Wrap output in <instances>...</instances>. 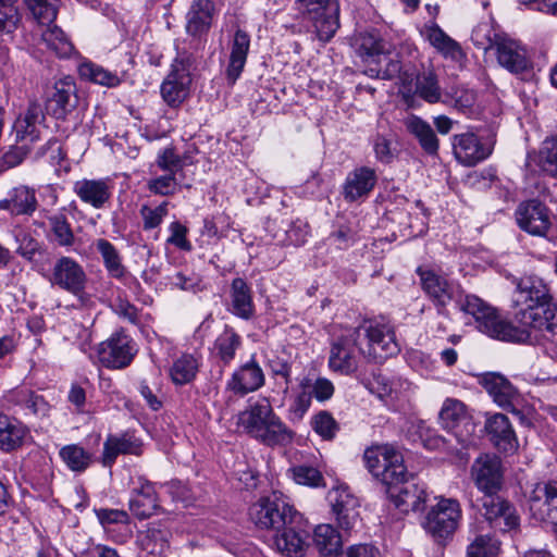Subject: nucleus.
<instances>
[{"mask_svg":"<svg viewBox=\"0 0 557 557\" xmlns=\"http://www.w3.org/2000/svg\"><path fill=\"white\" fill-rule=\"evenodd\" d=\"M479 382L499 407L516 416L521 414L517 408L520 395L507 377L496 372H488L484 373Z\"/></svg>","mask_w":557,"mask_h":557,"instance_id":"nucleus-19","label":"nucleus"},{"mask_svg":"<svg viewBox=\"0 0 557 557\" xmlns=\"http://www.w3.org/2000/svg\"><path fill=\"white\" fill-rule=\"evenodd\" d=\"M141 442L131 433L121 435H109L103 443L102 463L104 467H111L119 455H140Z\"/></svg>","mask_w":557,"mask_h":557,"instance_id":"nucleus-29","label":"nucleus"},{"mask_svg":"<svg viewBox=\"0 0 557 557\" xmlns=\"http://www.w3.org/2000/svg\"><path fill=\"white\" fill-rule=\"evenodd\" d=\"M157 165L170 173L176 174L177 171L182 170L183 161L180 156H177L172 148L163 149L157 157Z\"/></svg>","mask_w":557,"mask_h":557,"instance_id":"nucleus-62","label":"nucleus"},{"mask_svg":"<svg viewBox=\"0 0 557 557\" xmlns=\"http://www.w3.org/2000/svg\"><path fill=\"white\" fill-rule=\"evenodd\" d=\"M263 384V370L255 360H250L233 373L227 382V388L243 396L259 389Z\"/></svg>","mask_w":557,"mask_h":557,"instance_id":"nucleus-25","label":"nucleus"},{"mask_svg":"<svg viewBox=\"0 0 557 557\" xmlns=\"http://www.w3.org/2000/svg\"><path fill=\"white\" fill-rule=\"evenodd\" d=\"M73 190L82 202L95 209H101L112 196V185L109 180H81L75 182Z\"/></svg>","mask_w":557,"mask_h":557,"instance_id":"nucleus-26","label":"nucleus"},{"mask_svg":"<svg viewBox=\"0 0 557 557\" xmlns=\"http://www.w3.org/2000/svg\"><path fill=\"white\" fill-rule=\"evenodd\" d=\"M471 478L483 495L498 493L503 485L502 460L495 455H480L471 466Z\"/></svg>","mask_w":557,"mask_h":557,"instance_id":"nucleus-17","label":"nucleus"},{"mask_svg":"<svg viewBox=\"0 0 557 557\" xmlns=\"http://www.w3.org/2000/svg\"><path fill=\"white\" fill-rule=\"evenodd\" d=\"M177 182L175 174H165L148 182V188L157 195L168 196L175 191Z\"/></svg>","mask_w":557,"mask_h":557,"instance_id":"nucleus-63","label":"nucleus"},{"mask_svg":"<svg viewBox=\"0 0 557 557\" xmlns=\"http://www.w3.org/2000/svg\"><path fill=\"white\" fill-rule=\"evenodd\" d=\"M417 274L420 277L423 292L436 306L440 314H445L446 306L453 300L459 301L460 305L465 302V300L460 301V286L447 276L422 267L417 269ZM459 308L461 309V306Z\"/></svg>","mask_w":557,"mask_h":557,"instance_id":"nucleus-8","label":"nucleus"},{"mask_svg":"<svg viewBox=\"0 0 557 557\" xmlns=\"http://www.w3.org/2000/svg\"><path fill=\"white\" fill-rule=\"evenodd\" d=\"M215 349L224 363H230L240 346V337L232 329H226L215 341Z\"/></svg>","mask_w":557,"mask_h":557,"instance_id":"nucleus-53","label":"nucleus"},{"mask_svg":"<svg viewBox=\"0 0 557 557\" xmlns=\"http://www.w3.org/2000/svg\"><path fill=\"white\" fill-rule=\"evenodd\" d=\"M405 125L428 154L434 156L437 153L438 139L428 122L417 115H411L405 121Z\"/></svg>","mask_w":557,"mask_h":557,"instance_id":"nucleus-41","label":"nucleus"},{"mask_svg":"<svg viewBox=\"0 0 557 557\" xmlns=\"http://www.w3.org/2000/svg\"><path fill=\"white\" fill-rule=\"evenodd\" d=\"M364 74L371 78L391 81L399 78L404 87L411 86L416 76V69L403 65L398 54L382 53L375 58L364 70Z\"/></svg>","mask_w":557,"mask_h":557,"instance_id":"nucleus-18","label":"nucleus"},{"mask_svg":"<svg viewBox=\"0 0 557 557\" xmlns=\"http://www.w3.org/2000/svg\"><path fill=\"white\" fill-rule=\"evenodd\" d=\"M166 214L168 202H162L156 208H150L146 205L140 208V215L143 218L145 230H152L159 226Z\"/></svg>","mask_w":557,"mask_h":557,"instance_id":"nucleus-60","label":"nucleus"},{"mask_svg":"<svg viewBox=\"0 0 557 557\" xmlns=\"http://www.w3.org/2000/svg\"><path fill=\"white\" fill-rule=\"evenodd\" d=\"M230 297V311L233 314L244 320H250L255 315L252 293L244 278L236 277L232 281Z\"/></svg>","mask_w":557,"mask_h":557,"instance_id":"nucleus-35","label":"nucleus"},{"mask_svg":"<svg viewBox=\"0 0 557 557\" xmlns=\"http://www.w3.org/2000/svg\"><path fill=\"white\" fill-rule=\"evenodd\" d=\"M269 367L273 376L282 379V381L276 382L277 388L283 395H287L292 382L293 362L281 357H275L270 360Z\"/></svg>","mask_w":557,"mask_h":557,"instance_id":"nucleus-56","label":"nucleus"},{"mask_svg":"<svg viewBox=\"0 0 557 557\" xmlns=\"http://www.w3.org/2000/svg\"><path fill=\"white\" fill-rule=\"evenodd\" d=\"M309 234V224L301 219H297L290 224L289 228L286 231V238L289 242V244L294 246H301L307 242Z\"/></svg>","mask_w":557,"mask_h":557,"instance_id":"nucleus-64","label":"nucleus"},{"mask_svg":"<svg viewBox=\"0 0 557 557\" xmlns=\"http://www.w3.org/2000/svg\"><path fill=\"white\" fill-rule=\"evenodd\" d=\"M356 50L369 64L382 53H389L393 45L379 36L376 33H360L356 37Z\"/></svg>","mask_w":557,"mask_h":557,"instance_id":"nucleus-40","label":"nucleus"},{"mask_svg":"<svg viewBox=\"0 0 557 557\" xmlns=\"http://www.w3.org/2000/svg\"><path fill=\"white\" fill-rule=\"evenodd\" d=\"M26 3L34 17L41 25L49 24L57 17L55 8L47 0H26Z\"/></svg>","mask_w":557,"mask_h":557,"instance_id":"nucleus-59","label":"nucleus"},{"mask_svg":"<svg viewBox=\"0 0 557 557\" xmlns=\"http://www.w3.org/2000/svg\"><path fill=\"white\" fill-rule=\"evenodd\" d=\"M453 149L456 159L466 165H474L491 154L490 147L482 145L471 133L455 135Z\"/></svg>","mask_w":557,"mask_h":557,"instance_id":"nucleus-27","label":"nucleus"},{"mask_svg":"<svg viewBox=\"0 0 557 557\" xmlns=\"http://www.w3.org/2000/svg\"><path fill=\"white\" fill-rule=\"evenodd\" d=\"M46 120L41 104L29 100L26 110L21 113L13 124L14 141L32 146L41 137V127Z\"/></svg>","mask_w":557,"mask_h":557,"instance_id":"nucleus-16","label":"nucleus"},{"mask_svg":"<svg viewBox=\"0 0 557 557\" xmlns=\"http://www.w3.org/2000/svg\"><path fill=\"white\" fill-rule=\"evenodd\" d=\"M249 517L257 528L273 532L301 520V515L280 492H273L271 495L260 498L250 507Z\"/></svg>","mask_w":557,"mask_h":557,"instance_id":"nucleus-2","label":"nucleus"},{"mask_svg":"<svg viewBox=\"0 0 557 557\" xmlns=\"http://www.w3.org/2000/svg\"><path fill=\"white\" fill-rule=\"evenodd\" d=\"M377 175L374 169L359 166L350 171L343 184L342 195L347 202L366 199L374 189Z\"/></svg>","mask_w":557,"mask_h":557,"instance_id":"nucleus-22","label":"nucleus"},{"mask_svg":"<svg viewBox=\"0 0 557 557\" xmlns=\"http://www.w3.org/2000/svg\"><path fill=\"white\" fill-rule=\"evenodd\" d=\"M59 455L63 462L76 472L85 471L91 462V455L76 444L63 446Z\"/></svg>","mask_w":557,"mask_h":557,"instance_id":"nucleus-48","label":"nucleus"},{"mask_svg":"<svg viewBox=\"0 0 557 557\" xmlns=\"http://www.w3.org/2000/svg\"><path fill=\"white\" fill-rule=\"evenodd\" d=\"M17 243L16 252L24 259L32 261L36 253L41 252V244L27 231L20 228L14 232Z\"/></svg>","mask_w":557,"mask_h":557,"instance_id":"nucleus-55","label":"nucleus"},{"mask_svg":"<svg viewBox=\"0 0 557 557\" xmlns=\"http://www.w3.org/2000/svg\"><path fill=\"white\" fill-rule=\"evenodd\" d=\"M416 94L429 103H436L441 99V88L438 86L436 74L429 69L422 74L414 76Z\"/></svg>","mask_w":557,"mask_h":557,"instance_id":"nucleus-46","label":"nucleus"},{"mask_svg":"<svg viewBox=\"0 0 557 557\" xmlns=\"http://www.w3.org/2000/svg\"><path fill=\"white\" fill-rule=\"evenodd\" d=\"M480 504L482 517L495 532L507 533L519 529L520 517L516 507L498 493L483 495Z\"/></svg>","mask_w":557,"mask_h":557,"instance_id":"nucleus-6","label":"nucleus"},{"mask_svg":"<svg viewBox=\"0 0 557 557\" xmlns=\"http://www.w3.org/2000/svg\"><path fill=\"white\" fill-rule=\"evenodd\" d=\"M189 69V57L175 58L160 87L162 99L168 106L176 108L188 97L191 84Z\"/></svg>","mask_w":557,"mask_h":557,"instance_id":"nucleus-12","label":"nucleus"},{"mask_svg":"<svg viewBox=\"0 0 557 557\" xmlns=\"http://www.w3.org/2000/svg\"><path fill=\"white\" fill-rule=\"evenodd\" d=\"M214 4L211 0L193 1L186 15V32L190 36L200 37L211 27Z\"/></svg>","mask_w":557,"mask_h":557,"instance_id":"nucleus-32","label":"nucleus"},{"mask_svg":"<svg viewBox=\"0 0 557 557\" xmlns=\"http://www.w3.org/2000/svg\"><path fill=\"white\" fill-rule=\"evenodd\" d=\"M384 486L387 497L400 512L408 513L424 508L426 491L416 478H408L407 472Z\"/></svg>","mask_w":557,"mask_h":557,"instance_id":"nucleus-9","label":"nucleus"},{"mask_svg":"<svg viewBox=\"0 0 557 557\" xmlns=\"http://www.w3.org/2000/svg\"><path fill=\"white\" fill-rule=\"evenodd\" d=\"M543 172L557 177V134L546 137L537 152L529 153Z\"/></svg>","mask_w":557,"mask_h":557,"instance_id":"nucleus-42","label":"nucleus"},{"mask_svg":"<svg viewBox=\"0 0 557 557\" xmlns=\"http://www.w3.org/2000/svg\"><path fill=\"white\" fill-rule=\"evenodd\" d=\"M238 424L250 436L268 446L286 445L293 440L292 430L276 416L267 399L240 412Z\"/></svg>","mask_w":557,"mask_h":557,"instance_id":"nucleus-1","label":"nucleus"},{"mask_svg":"<svg viewBox=\"0 0 557 557\" xmlns=\"http://www.w3.org/2000/svg\"><path fill=\"white\" fill-rule=\"evenodd\" d=\"M36 208L35 190L27 186L13 188L8 198L0 200V210H7L13 215H32Z\"/></svg>","mask_w":557,"mask_h":557,"instance_id":"nucleus-34","label":"nucleus"},{"mask_svg":"<svg viewBox=\"0 0 557 557\" xmlns=\"http://www.w3.org/2000/svg\"><path fill=\"white\" fill-rule=\"evenodd\" d=\"M518 226L533 236H547L553 227L555 216L552 210L542 201L531 199L521 202L516 209Z\"/></svg>","mask_w":557,"mask_h":557,"instance_id":"nucleus-13","label":"nucleus"},{"mask_svg":"<svg viewBox=\"0 0 557 557\" xmlns=\"http://www.w3.org/2000/svg\"><path fill=\"white\" fill-rule=\"evenodd\" d=\"M50 283L77 296L86 288L87 275L84 268L76 260L63 256L53 264Z\"/></svg>","mask_w":557,"mask_h":557,"instance_id":"nucleus-14","label":"nucleus"},{"mask_svg":"<svg viewBox=\"0 0 557 557\" xmlns=\"http://www.w3.org/2000/svg\"><path fill=\"white\" fill-rule=\"evenodd\" d=\"M505 34L496 29L491 21L479 23L472 30L471 40L475 47L487 51L494 49Z\"/></svg>","mask_w":557,"mask_h":557,"instance_id":"nucleus-45","label":"nucleus"},{"mask_svg":"<svg viewBox=\"0 0 557 557\" xmlns=\"http://www.w3.org/2000/svg\"><path fill=\"white\" fill-rule=\"evenodd\" d=\"M361 333L368 339L366 358L375 362H382L388 357L395 356L400 348L396 342L394 329L384 323L368 322L359 326Z\"/></svg>","mask_w":557,"mask_h":557,"instance_id":"nucleus-10","label":"nucleus"},{"mask_svg":"<svg viewBox=\"0 0 557 557\" xmlns=\"http://www.w3.org/2000/svg\"><path fill=\"white\" fill-rule=\"evenodd\" d=\"M41 39L46 46L60 58L70 57L74 50L71 40L57 25L48 26L42 30Z\"/></svg>","mask_w":557,"mask_h":557,"instance_id":"nucleus-44","label":"nucleus"},{"mask_svg":"<svg viewBox=\"0 0 557 557\" xmlns=\"http://www.w3.org/2000/svg\"><path fill=\"white\" fill-rule=\"evenodd\" d=\"M137 349L133 339L123 331H116L97 347L99 362L108 369H123L131 364Z\"/></svg>","mask_w":557,"mask_h":557,"instance_id":"nucleus-11","label":"nucleus"},{"mask_svg":"<svg viewBox=\"0 0 557 557\" xmlns=\"http://www.w3.org/2000/svg\"><path fill=\"white\" fill-rule=\"evenodd\" d=\"M30 147L23 144H16L10 146L8 151L0 158V172H4L9 169L20 165L30 152Z\"/></svg>","mask_w":557,"mask_h":557,"instance_id":"nucleus-58","label":"nucleus"},{"mask_svg":"<svg viewBox=\"0 0 557 557\" xmlns=\"http://www.w3.org/2000/svg\"><path fill=\"white\" fill-rule=\"evenodd\" d=\"M461 517L459 502L442 497L426 513L422 525L435 540H446L456 532Z\"/></svg>","mask_w":557,"mask_h":557,"instance_id":"nucleus-5","label":"nucleus"},{"mask_svg":"<svg viewBox=\"0 0 557 557\" xmlns=\"http://www.w3.org/2000/svg\"><path fill=\"white\" fill-rule=\"evenodd\" d=\"M438 418L442 426L451 432L463 447L474 443L475 424L462 401L456 398L445 399Z\"/></svg>","mask_w":557,"mask_h":557,"instance_id":"nucleus-7","label":"nucleus"},{"mask_svg":"<svg viewBox=\"0 0 557 557\" xmlns=\"http://www.w3.org/2000/svg\"><path fill=\"white\" fill-rule=\"evenodd\" d=\"M50 230L54 240L61 247H71L75 243V235L71 223L63 213H57L48 216Z\"/></svg>","mask_w":557,"mask_h":557,"instance_id":"nucleus-49","label":"nucleus"},{"mask_svg":"<svg viewBox=\"0 0 557 557\" xmlns=\"http://www.w3.org/2000/svg\"><path fill=\"white\" fill-rule=\"evenodd\" d=\"M485 431L493 445L503 453H513L518 440L509 419L503 413H495L485 421Z\"/></svg>","mask_w":557,"mask_h":557,"instance_id":"nucleus-23","label":"nucleus"},{"mask_svg":"<svg viewBox=\"0 0 557 557\" xmlns=\"http://www.w3.org/2000/svg\"><path fill=\"white\" fill-rule=\"evenodd\" d=\"M79 74L83 78L106 87H116L121 83L115 73L91 62L83 63L79 66Z\"/></svg>","mask_w":557,"mask_h":557,"instance_id":"nucleus-50","label":"nucleus"},{"mask_svg":"<svg viewBox=\"0 0 557 557\" xmlns=\"http://www.w3.org/2000/svg\"><path fill=\"white\" fill-rule=\"evenodd\" d=\"M171 283L175 287L186 292L197 293L203 289L201 277L195 273L186 274L184 272H176L171 277Z\"/></svg>","mask_w":557,"mask_h":557,"instance_id":"nucleus-61","label":"nucleus"},{"mask_svg":"<svg viewBox=\"0 0 557 557\" xmlns=\"http://www.w3.org/2000/svg\"><path fill=\"white\" fill-rule=\"evenodd\" d=\"M327 499L338 525L346 531L351 530L359 519V502L350 493L349 487L344 484L333 487Z\"/></svg>","mask_w":557,"mask_h":557,"instance_id":"nucleus-20","label":"nucleus"},{"mask_svg":"<svg viewBox=\"0 0 557 557\" xmlns=\"http://www.w3.org/2000/svg\"><path fill=\"white\" fill-rule=\"evenodd\" d=\"M312 541L320 555L324 557H336L343 547L339 532L329 523H321L314 528Z\"/></svg>","mask_w":557,"mask_h":557,"instance_id":"nucleus-38","label":"nucleus"},{"mask_svg":"<svg viewBox=\"0 0 557 557\" xmlns=\"http://www.w3.org/2000/svg\"><path fill=\"white\" fill-rule=\"evenodd\" d=\"M422 37L445 59L461 62L466 54L455 39L448 36L436 23L425 24L421 29Z\"/></svg>","mask_w":557,"mask_h":557,"instance_id":"nucleus-24","label":"nucleus"},{"mask_svg":"<svg viewBox=\"0 0 557 557\" xmlns=\"http://www.w3.org/2000/svg\"><path fill=\"white\" fill-rule=\"evenodd\" d=\"M360 336L361 329L355 327L332 341L329 367L333 372L350 375L358 370L361 356L366 358V349L359 346Z\"/></svg>","mask_w":557,"mask_h":557,"instance_id":"nucleus-3","label":"nucleus"},{"mask_svg":"<svg viewBox=\"0 0 557 557\" xmlns=\"http://www.w3.org/2000/svg\"><path fill=\"white\" fill-rule=\"evenodd\" d=\"M27 435V429L18 421L0 414V449L12 451L20 448Z\"/></svg>","mask_w":557,"mask_h":557,"instance_id":"nucleus-39","label":"nucleus"},{"mask_svg":"<svg viewBox=\"0 0 557 557\" xmlns=\"http://www.w3.org/2000/svg\"><path fill=\"white\" fill-rule=\"evenodd\" d=\"M129 499V511L138 519H147L159 508L154 484L139 478Z\"/></svg>","mask_w":557,"mask_h":557,"instance_id":"nucleus-30","label":"nucleus"},{"mask_svg":"<svg viewBox=\"0 0 557 557\" xmlns=\"http://www.w3.org/2000/svg\"><path fill=\"white\" fill-rule=\"evenodd\" d=\"M529 510L537 521H557V481L536 483L528 496Z\"/></svg>","mask_w":557,"mask_h":557,"instance_id":"nucleus-15","label":"nucleus"},{"mask_svg":"<svg viewBox=\"0 0 557 557\" xmlns=\"http://www.w3.org/2000/svg\"><path fill=\"white\" fill-rule=\"evenodd\" d=\"M198 367V360L193 355L183 354L174 360L170 368V376L176 385L187 384L196 377Z\"/></svg>","mask_w":557,"mask_h":557,"instance_id":"nucleus-43","label":"nucleus"},{"mask_svg":"<svg viewBox=\"0 0 557 557\" xmlns=\"http://www.w3.org/2000/svg\"><path fill=\"white\" fill-rule=\"evenodd\" d=\"M249 48V35L242 29H237L231 42V53L225 71L228 84L234 85L240 76L247 61Z\"/></svg>","mask_w":557,"mask_h":557,"instance_id":"nucleus-31","label":"nucleus"},{"mask_svg":"<svg viewBox=\"0 0 557 557\" xmlns=\"http://www.w3.org/2000/svg\"><path fill=\"white\" fill-rule=\"evenodd\" d=\"M311 426L322 438L332 440L337 431L338 423L332 417V414L325 410L320 411L313 416L311 420Z\"/></svg>","mask_w":557,"mask_h":557,"instance_id":"nucleus-57","label":"nucleus"},{"mask_svg":"<svg viewBox=\"0 0 557 557\" xmlns=\"http://www.w3.org/2000/svg\"><path fill=\"white\" fill-rule=\"evenodd\" d=\"M500 542L490 534L478 535L467 548V557H497Z\"/></svg>","mask_w":557,"mask_h":557,"instance_id":"nucleus-51","label":"nucleus"},{"mask_svg":"<svg viewBox=\"0 0 557 557\" xmlns=\"http://www.w3.org/2000/svg\"><path fill=\"white\" fill-rule=\"evenodd\" d=\"M496 57L499 65L511 73H521L529 67V61L524 48L506 35L497 41Z\"/></svg>","mask_w":557,"mask_h":557,"instance_id":"nucleus-28","label":"nucleus"},{"mask_svg":"<svg viewBox=\"0 0 557 557\" xmlns=\"http://www.w3.org/2000/svg\"><path fill=\"white\" fill-rule=\"evenodd\" d=\"M338 13V3L334 2L317 13H302V15L313 22L319 39L326 42L333 38L339 27Z\"/></svg>","mask_w":557,"mask_h":557,"instance_id":"nucleus-36","label":"nucleus"},{"mask_svg":"<svg viewBox=\"0 0 557 557\" xmlns=\"http://www.w3.org/2000/svg\"><path fill=\"white\" fill-rule=\"evenodd\" d=\"M17 0H0V42L11 37L21 21L16 7Z\"/></svg>","mask_w":557,"mask_h":557,"instance_id":"nucleus-47","label":"nucleus"},{"mask_svg":"<svg viewBox=\"0 0 557 557\" xmlns=\"http://www.w3.org/2000/svg\"><path fill=\"white\" fill-rule=\"evenodd\" d=\"M76 85L71 76H65L54 83L53 91L48 97L46 109L48 114L64 120L77 106Z\"/></svg>","mask_w":557,"mask_h":557,"instance_id":"nucleus-21","label":"nucleus"},{"mask_svg":"<svg viewBox=\"0 0 557 557\" xmlns=\"http://www.w3.org/2000/svg\"><path fill=\"white\" fill-rule=\"evenodd\" d=\"M17 404L24 406L32 413L38 417H46L50 411V405L46 399L37 393L23 389L16 394Z\"/></svg>","mask_w":557,"mask_h":557,"instance_id":"nucleus-54","label":"nucleus"},{"mask_svg":"<svg viewBox=\"0 0 557 557\" xmlns=\"http://www.w3.org/2000/svg\"><path fill=\"white\" fill-rule=\"evenodd\" d=\"M273 545L280 553L287 556H301L307 543L305 535L296 530L295 523H290L282 530L274 531Z\"/></svg>","mask_w":557,"mask_h":557,"instance_id":"nucleus-37","label":"nucleus"},{"mask_svg":"<svg viewBox=\"0 0 557 557\" xmlns=\"http://www.w3.org/2000/svg\"><path fill=\"white\" fill-rule=\"evenodd\" d=\"M288 474L297 484L300 485L309 487H321L325 485L322 473L311 466L299 465L292 467L288 470Z\"/></svg>","mask_w":557,"mask_h":557,"instance_id":"nucleus-52","label":"nucleus"},{"mask_svg":"<svg viewBox=\"0 0 557 557\" xmlns=\"http://www.w3.org/2000/svg\"><path fill=\"white\" fill-rule=\"evenodd\" d=\"M363 460L367 469L383 485L406 474L401 454L389 445H376L366 449Z\"/></svg>","mask_w":557,"mask_h":557,"instance_id":"nucleus-4","label":"nucleus"},{"mask_svg":"<svg viewBox=\"0 0 557 557\" xmlns=\"http://www.w3.org/2000/svg\"><path fill=\"white\" fill-rule=\"evenodd\" d=\"M96 248L101 255L104 269L110 277L122 281L124 284L128 282L138 284L136 277H134L123 264L122 257L117 249L109 240L104 238L97 239Z\"/></svg>","mask_w":557,"mask_h":557,"instance_id":"nucleus-33","label":"nucleus"}]
</instances>
